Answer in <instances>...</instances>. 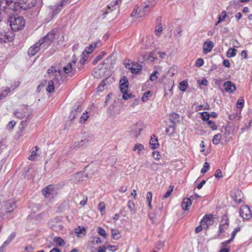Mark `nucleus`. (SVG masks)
<instances>
[{
	"label": "nucleus",
	"instance_id": "f257e3e1",
	"mask_svg": "<svg viewBox=\"0 0 252 252\" xmlns=\"http://www.w3.org/2000/svg\"><path fill=\"white\" fill-rule=\"evenodd\" d=\"M25 3L13 0H0V22L4 14L8 16L13 14V12L20 13L27 9Z\"/></svg>",
	"mask_w": 252,
	"mask_h": 252
},
{
	"label": "nucleus",
	"instance_id": "f03ea898",
	"mask_svg": "<svg viewBox=\"0 0 252 252\" xmlns=\"http://www.w3.org/2000/svg\"><path fill=\"white\" fill-rule=\"evenodd\" d=\"M14 13L17 14L15 12H13V14L8 16V21L10 23V26L13 31H19L23 29L25 26V20L23 17L15 15Z\"/></svg>",
	"mask_w": 252,
	"mask_h": 252
},
{
	"label": "nucleus",
	"instance_id": "7ed1b4c3",
	"mask_svg": "<svg viewBox=\"0 0 252 252\" xmlns=\"http://www.w3.org/2000/svg\"><path fill=\"white\" fill-rule=\"evenodd\" d=\"M31 114V109L27 105H23L19 110H15L14 112V116L19 119L26 118L27 120Z\"/></svg>",
	"mask_w": 252,
	"mask_h": 252
},
{
	"label": "nucleus",
	"instance_id": "20e7f679",
	"mask_svg": "<svg viewBox=\"0 0 252 252\" xmlns=\"http://www.w3.org/2000/svg\"><path fill=\"white\" fill-rule=\"evenodd\" d=\"M229 223V219L228 217L226 215H223L222 217V219L219 224L218 236H220L228 229Z\"/></svg>",
	"mask_w": 252,
	"mask_h": 252
},
{
	"label": "nucleus",
	"instance_id": "39448f33",
	"mask_svg": "<svg viewBox=\"0 0 252 252\" xmlns=\"http://www.w3.org/2000/svg\"><path fill=\"white\" fill-rule=\"evenodd\" d=\"M240 216L244 220H249L252 217V213L250 208L247 205L242 206L240 209Z\"/></svg>",
	"mask_w": 252,
	"mask_h": 252
},
{
	"label": "nucleus",
	"instance_id": "423d86ee",
	"mask_svg": "<svg viewBox=\"0 0 252 252\" xmlns=\"http://www.w3.org/2000/svg\"><path fill=\"white\" fill-rule=\"evenodd\" d=\"M42 192L45 197L49 198H53L57 194L56 190L51 185L44 188L42 190Z\"/></svg>",
	"mask_w": 252,
	"mask_h": 252
},
{
	"label": "nucleus",
	"instance_id": "0eeeda50",
	"mask_svg": "<svg viewBox=\"0 0 252 252\" xmlns=\"http://www.w3.org/2000/svg\"><path fill=\"white\" fill-rule=\"evenodd\" d=\"M214 218L212 214H207L203 217L200 223L201 225L205 224L206 225V228H208L210 225H212L213 223Z\"/></svg>",
	"mask_w": 252,
	"mask_h": 252
},
{
	"label": "nucleus",
	"instance_id": "6e6552de",
	"mask_svg": "<svg viewBox=\"0 0 252 252\" xmlns=\"http://www.w3.org/2000/svg\"><path fill=\"white\" fill-rule=\"evenodd\" d=\"M76 60H73L71 62L68 63L66 65L63 67V72L65 74L71 73L74 74L75 69L73 68V66L76 63Z\"/></svg>",
	"mask_w": 252,
	"mask_h": 252
},
{
	"label": "nucleus",
	"instance_id": "1a4fd4ad",
	"mask_svg": "<svg viewBox=\"0 0 252 252\" xmlns=\"http://www.w3.org/2000/svg\"><path fill=\"white\" fill-rule=\"evenodd\" d=\"M42 44L40 40L39 41L31 46L28 50V54L30 57L35 55L40 50V47Z\"/></svg>",
	"mask_w": 252,
	"mask_h": 252
},
{
	"label": "nucleus",
	"instance_id": "9d476101",
	"mask_svg": "<svg viewBox=\"0 0 252 252\" xmlns=\"http://www.w3.org/2000/svg\"><path fill=\"white\" fill-rule=\"evenodd\" d=\"M149 7V5L146 4L144 7L140 8L139 12L137 11L138 8L137 9H134L131 14V16L135 17L136 18L143 17L144 15V13L147 11V9Z\"/></svg>",
	"mask_w": 252,
	"mask_h": 252
},
{
	"label": "nucleus",
	"instance_id": "9b49d317",
	"mask_svg": "<svg viewBox=\"0 0 252 252\" xmlns=\"http://www.w3.org/2000/svg\"><path fill=\"white\" fill-rule=\"evenodd\" d=\"M231 197L236 203H239L242 201L243 194L241 190L237 189L231 193Z\"/></svg>",
	"mask_w": 252,
	"mask_h": 252
},
{
	"label": "nucleus",
	"instance_id": "f8f14e48",
	"mask_svg": "<svg viewBox=\"0 0 252 252\" xmlns=\"http://www.w3.org/2000/svg\"><path fill=\"white\" fill-rule=\"evenodd\" d=\"M141 130L142 128L140 126L138 125H132L129 131L130 134L132 136L137 137L140 135Z\"/></svg>",
	"mask_w": 252,
	"mask_h": 252
},
{
	"label": "nucleus",
	"instance_id": "ddd939ff",
	"mask_svg": "<svg viewBox=\"0 0 252 252\" xmlns=\"http://www.w3.org/2000/svg\"><path fill=\"white\" fill-rule=\"evenodd\" d=\"M214 46L213 42L211 41H206L203 45V52L207 54L210 52Z\"/></svg>",
	"mask_w": 252,
	"mask_h": 252
},
{
	"label": "nucleus",
	"instance_id": "4468645a",
	"mask_svg": "<svg viewBox=\"0 0 252 252\" xmlns=\"http://www.w3.org/2000/svg\"><path fill=\"white\" fill-rule=\"evenodd\" d=\"M223 87L226 92L231 93L236 90L235 85L230 81L225 82L223 85Z\"/></svg>",
	"mask_w": 252,
	"mask_h": 252
},
{
	"label": "nucleus",
	"instance_id": "2eb2a0df",
	"mask_svg": "<svg viewBox=\"0 0 252 252\" xmlns=\"http://www.w3.org/2000/svg\"><path fill=\"white\" fill-rule=\"evenodd\" d=\"M128 80L126 77L124 76L120 81V88L122 92H127Z\"/></svg>",
	"mask_w": 252,
	"mask_h": 252
},
{
	"label": "nucleus",
	"instance_id": "dca6fc26",
	"mask_svg": "<svg viewBox=\"0 0 252 252\" xmlns=\"http://www.w3.org/2000/svg\"><path fill=\"white\" fill-rule=\"evenodd\" d=\"M12 40L13 35H11L6 32L0 33V42L1 43L11 41Z\"/></svg>",
	"mask_w": 252,
	"mask_h": 252
},
{
	"label": "nucleus",
	"instance_id": "f3484780",
	"mask_svg": "<svg viewBox=\"0 0 252 252\" xmlns=\"http://www.w3.org/2000/svg\"><path fill=\"white\" fill-rule=\"evenodd\" d=\"M54 34L53 33L49 32L43 38L40 39V41L42 44L45 42L50 44L51 41L54 38Z\"/></svg>",
	"mask_w": 252,
	"mask_h": 252
},
{
	"label": "nucleus",
	"instance_id": "a211bd4d",
	"mask_svg": "<svg viewBox=\"0 0 252 252\" xmlns=\"http://www.w3.org/2000/svg\"><path fill=\"white\" fill-rule=\"evenodd\" d=\"M192 202L189 198H185L183 199L182 203V208L185 211L189 210V207L191 206Z\"/></svg>",
	"mask_w": 252,
	"mask_h": 252
},
{
	"label": "nucleus",
	"instance_id": "6ab92c4d",
	"mask_svg": "<svg viewBox=\"0 0 252 252\" xmlns=\"http://www.w3.org/2000/svg\"><path fill=\"white\" fill-rule=\"evenodd\" d=\"M7 212L11 213L16 208V202L13 200H9L6 203Z\"/></svg>",
	"mask_w": 252,
	"mask_h": 252
},
{
	"label": "nucleus",
	"instance_id": "aec40b11",
	"mask_svg": "<svg viewBox=\"0 0 252 252\" xmlns=\"http://www.w3.org/2000/svg\"><path fill=\"white\" fill-rule=\"evenodd\" d=\"M57 81V79L55 76L54 77L53 80H50L48 82V87L47 88V91L49 93H52L54 92V81Z\"/></svg>",
	"mask_w": 252,
	"mask_h": 252
},
{
	"label": "nucleus",
	"instance_id": "412c9836",
	"mask_svg": "<svg viewBox=\"0 0 252 252\" xmlns=\"http://www.w3.org/2000/svg\"><path fill=\"white\" fill-rule=\"evenodd\" d=\"M142 69V66L138 63H133L130 68L131 72L133 73H137L141 71Z\"/></svg>",
	"mask_w": 252,
	"mask_h": 252
},
{
	"label": "nucleus",
	"instance_id": "4be33fe9",
	"mask_svg": "<svg viewBox=\"0 0 252 252\" xmlns=\"http://www.w3.org/2000/svg\"><path fill=\"white\" fill-rule=\"evenodd\" d=\"M150 144L151 148L153 149H155L158 148V141L157 138L155 135H153L151 136Z\"/></svg>",
	"mask_w": 252,
	"mask_h": 252
},
{
	"label": "nucleus",
	"instance_id": "5701e85b",
	"mask_svg": "<svg viewBox=\"0 0 252 252\" xmlns=\"http://www.w3.org/2000/svg\"><path fill=\"white\" fill-rule=\"evenodd\" d=\"M111 232L112 234V237L114 239L118 240L120 238L121 233L119 230L117 229L111 228Z\"/></svg>",
	"mask_w": 252,
	"mask_h": 252
},
{
	"label": "nucleus",
	"instance_id": "b1692460",
	"mask_svg": "<svg viewBox=\"0 0 252 252\" xmlns=\"http://www.w3.org/2000/svg\"><path fill=\"white\" fill-rule=\"evenodd\" d=\"M179 115L175 113H171L169 116V120L172 125L174 126L175 124L179 121Z\"/></svg>",
	"mask_w": 252,
	"mask_h": 252
},
{
	"label": "nucleus",
	"instance_id": "393cba45",
	"mask_svg": "<svg viewBox=\"0 0 252 252\" xmlns=\"http://www.w3.org/2000/svg\"><path fill=\"white\" fill-rule=\"evenodd\" d=\"M64 5V0L61 1L58 6L56 7V8L54 10L52 13V16H55L57 15L62 9V8Z\"/></svg>",
	"mask_w": 252,
	"mask_h": 252
},
{
	"label": "nucleus",
	"instance_id": "a878e982",
	"mask_svg": "<svg viewBox=\"0 0 252 252\" xmlns=\"http://www.w3.org/2000/svg\"><path fill=\"white\" fill-rule=\"evenodd\" d=\"M53 242L56 244L57 246H63L65 245L64 240L61 237H55L53 239Z\"/></svg>",
	"mask_w": 252,
	"mask_h": 252
},
{
	"label": "nucleus",
	"instance_id": "bb28decb",
	"mask_svg": "<svg viewBox=\"0 0 252 252\" xmlns=\"http://www.w3.org/2000/svg\"><path fill=\"white\" fill-rule=\"evenodd\" d=\"M221 138V135L220 133L216 134L212 139V142L215 145H218L220 143Z\"/></svg>",
	"mask_w": 252,
	"mask_h": 252
},
{
	"label": "nucleus",
	"instance_id": "cd10ccee",
	"mask_svg": "<svg viewBox=\"0 0 252 252\" xmlns=\"http://www.w3.org/2000/svg\"><path fill=\"white\" fill-rule=\"evenodd\" d=\"M237 51L234 48H229L226 52V56L228 58H232L234 57Z\"/></svg>",
	"mask_w": 252,
	"mask_h": 252
},
{
	"label": "nucleus",
	"instance_id": "c85d7f7f",
	"mask_svg": "<svg viewBox=\"0 0 252 252\" xmlns=\"http://www.w3.org/2000/svg\"><path fill=\"white\" fill-rule=\"evenodd\" d=\"M162 27L160 23H159L156 26L155 32L156 35L158 36H160L162 33Z\"/></svg>",
	"mask_w": 252,
	"mask_h": 252
},
{
	"label": "nucleus",
	"instance_id": "c756f323",
	"mask_svg": "<svg viewBox=\"0 0 252 252\" xmlns=\"http://www.w3.org/2000/svg\"><path fill=\"white\" fill-rule=\"evenodd\" d=\"M35 150L34 151H32V152L31 155L29 157V159L30 160L34 161L35 160L36 157L37 156V152L39 150L38 147H35Z\"/></svg>",
	"mask_w": 252,
	"mask_h": 252
},
{
	"label": "nucleus",
	"instance_id": "7c9ffc66",
	"mask_svg": "<svg viewBox=\"0 0 252 252\" xmlns=\"http://www.w3.org/2000/svg\"><path fill=\"white\" fill-rule=\"evenodd\" d=\"M11 90L10 88L9 87H6L5 89H2L0 91V96L1 97H5L10 92Z\"/></svg>",
	"mask_w": 252,
	"mask_h": 252
},
{
	"label": "nucleus",
	"instance_id": "2f4dec72",
	"mask_svg": "<svg viewBox=\"0 0 252 252\" xmlns=\"http://www.w3.org/2000/svg\"><path fill=\"white\" fill-rule=\"evenodd\" d=\"M144 149V146L141 144H136L133 148V151H137V153L140 155L141 152Z\"/></svg>",
	"mask_w": 252,
	"mask_h": 252
},
{
	"label": "nucleus",
	"instance_id": "473e14b6",
	"mask_svg": "<svg viewBox=\"0 0 252 252\" xmlns=\"http://www.w3.org/2000/svg\"><path fill=\"white\" fill-rule=\"evenodd\" d=\"M98 209L101 213V215H103L105 212V204L103 202H100L97 206Z\"/></svg>",
	"mask_w": 252,
	"mask_h": 252
},
{
	"label": "nucleus",
	"instance_id": "72a5a7b5",
	"mask_svg": "<svg viewBox=\"0 0 252 252\" xmlns=\"http://www.w3.org/2000/svg\"><path fill=\"white\" fill-rule=\"evenodd\" d=\"M226 17V12L225 11H223L222 12H221L219 16L218 20L217 21L216 25H218V24L221 23V22L224 21Z\"/></svg>",
	"mask_w": 252,
	"mask_h": 252
},
{
	"label": "nucleus",
	"instance_id": "f704fd0d",
	"mask_svg": "<svg viewBox=\"0 0 252 252\" xmlns=\"http://www.w3.org/2000/svg\"><path fill=\"white\" fill-rule=\"evenodd\" d=\"M75 231L78 236H80V234L85 235L86 234V229L84 227H81L79 226L78 228L75 229Z\"/></svg>",
	"mask_w": 252,
	"mask_h": 252
},
{
	"label": "nucleus",
	"instance_id": "c9c22d12",
	"mask_svg": "<svg viewBox=\"0 0 252 252\" xmlns=\"http://www.w3.org/2000/svg\"><path fill=\"white\" fill-rule=\"evenodd\" d=\"M188 85V82L186 81H182L179 84V89L182 92H185Z\"/></svg>",
	"mask_w": 252,
	"mask_h": 252
},
{
	"label": "nucleus",
	"instance_id": "e433bc0d",
	"mask_svg": "<svg viewBox=\"0 0 252 252\" xmlns=\"http://www.w3.org/2000/svg\"><path fill=\"white\" fill-rule=\"evenodd\" d=\"M150 96H151V92L150 91H148L143 94V95L141 98L142 101L143 102L146 101L147 100H148L149 99Z\"/></svg>",
	"mask_w": 252,
	"mask_h": 252
},
{
	"label": "nucleus",
	"instance_id": "4c0bfd02",
	"mask_svg": "<svg viewBox=\"0 0 252 252\" xmlns=\"http://www.w3.org/2000/svg\"><path fill=\"white\" fill-rule=\"evenodd\" d=\"M200 114H201V119L203 121H209V119L210 117V114L208 112H201V113H200Z\"/></svg>",
	"mask_w": 252,
	"mask_h": 252
},
{
	"label": "nucleus",
	"instance_id": "58836bf2",
	"mask_svg": "<svg viewBox=\"0 0 252 252\" xmlns=\"http://www.w3.org/2000/svg\"><path fill=\"white\" fill-rule=\"evenodd\" d=\"M72 110L74 111L76 114H77L78 113H80L82 111V109L79 104H76L73 107Z\"/></svg>",
	"mask_w": 252,
	"mask_h": 252
},
{
	"label": "nucleus",
	"instance_id": "ea45409f",
	"mask_svg": "<svg viewBox=\"0 0 252 252\" xmlns=\"http://www.w3.org/2000/svg\"><path fill=\"white\" fill-rule=\"evenodd\" d=\"M98 233L104 238H106L107 237V234L105 230L100 227L98 228Z\"/></svg>",
	"mask_w": 252,
	"mask_h": 252
},
{
	"label": "nucleus",
	"instance_id": "a19ab883",
	"mask_svg": "<svg viewBox=\"0 0 252 252\" xmlns=\"http://www.w3.org/2000/svg\"><path fill=\"white\" fill-rule=\"evenodd\" d=\"M158 71H155L152 74H151L150 77V80L152 82L156 81L158 78Z\"/></svg>",
	"mask_w": 252,
	"mask_h": 252
},
{
	"label": "nucleus",
	"instance_id": "79ce46f5",
	"mask_svg": "<svg viewBox=\"0 0 252 252\" xmlns=\"http://www.w3.org/2000/svg\"><path fill=\"white\" fill-rule=\"evenodd\" d=\"M89 118V116L88 115V112L87 111L85 113H83V115L80 117V122L81 123H84Z\"/></svg>",
	"mask_w": 252,
	"mask_h": 252
},
{
	"label": "nucleus",
	"instance_id": "37998d69",
	"mask_svg": "<svg viewBox=\"0 0 252 252\" xmlns=\"http://www.w3.org/2000/svg\"><path fill=\"white\" fill-rule=\"evenodd\" d=\"M106 85L105 80H103L101 83L97 87V89L99 92H101L104 90V86Z\"/></svg>",
	"mask_w": 252,
	"mask_h": 252
},
{
	"label": "nucleus",
	"instance_id": "c03bdc74",
	"mask_svg": "<svg viewBox=\"0 0 252 252\" xmlns=\"http://www.w3.org/2000/svg\"><path fill=\"white\" fill-rule=\"evenodd\" d=\"M209 163L205 162L204 163L203 167L201 170V172L203 173H205L209 170Z\"/></svg>",
	"mask_w": 252,
	"mask_h": 252
},
{
	"label": "nucleus",
	"instance_id": "a18cd8bd",
	"mask_svg": "<svg viewBox=\"0 0 252 252\" xmlns=\"http://www.w3.org/2000/svg\"><path fill=\"white\" fill-rule=\"evenodd\" d=\"M204 64V60L202 58H198L195 62V65L197 67H201Z\"/></svg>",
	"mask_w": 252,
	"mask_h": 252
},
{
	"label": "nucleus",
	"instance_id": "49530a36",
	"mask_svg": "<svg viewBox=\"0 0 252 252\" xmlns=\"http://www.w3.org/2000/svg\"><path fill=\"white\" fill-rule=\"evenodd\" d=\"M160 164H159L158 163H156L155 162H153L152 163H151V164L150 165V168L151 170H153V171H157L158 169V166Z\"/></svg>",
	"mask_w": 252,
	"mask_h": 252
},
{
	"label": "nucleus",
	"instance_id": "de8ad7c7",
	"mask_svg": "<svg viewBox=\"0 0 252 252\" xmlns=\"http://www.w3.org/2000/svg\"><path fill=\"white\" fill-rule=\"evenodd\" d=\"M127 207L131 212H133L134 211L135 204L133 201H129L128 202Z\"/></svg>",
	"mask_w": 252,
	"mask_h": 252
},
{
	"label": "nucleus",
	"instance_id": "09e8293b",
	"mask_svg": "<svg viewBox=\"0 0 252 252\" xmlns=\"http://www.w3.org/2000/svg\"><path fill=\"white\" fill-rule=\"evenodd\" d=\"M173 188H174L173 186H169V190H168L166 192V193H165V195L164 196V198H168L170 196V195L171 194V192L173 191Z\"/></svg>",
	"mask_w": 252,
	"mask_h": 252
},
{
	"label": "nucleus",
	"instance_id": "8fccbe9b",
	"mask_svg": "<svg viewBox=\"0 0 252 252\" xmlns=\"http://www.w3.org/2000/svg\"><path fill=\"white\" fill-rule=\"evenodd\" d=\"M122 93L123 94L122 98L124 99L127 100L128 98H131L132 97V94H127V92H122Z\"/></svg>",
	"mask_w": 252,
	"mask_h": 252
},
{
	"label": "nucleus",
	"instance_id": "3c124183",
	"mask_svg": "<svg viewBox=\"0 0 252 252\" xmlns=\"http://www.w3.org/2000/svg\"><path fill=\"white\" fill-rule=\"evenodd\" d=\"M244 101L242 99H238L237 102V107L239 109H242L244 106Z\"/></svg>",
	"mask_w": 252,
	"mask_h": 252
},
{
	"label": "nucleus",
	"instance_id": "603ef678",
	"mask_svg": "<svg viewBox=\"0 0 252 252\" xmlns=\"http://www.w3.org/2000/svg\"><path fill=\"white\" fill-rule=\"evenodd\" d=\"M208 126L211 127V128L214 130H216L217 129V127L216 126V125H215V124L214 123V122H213L212 121H208Z\"/></svg>",
	"mask_w": 252,
	"mask_h": 252
},
{
	"label": "nucleus",
	"instance_id": "864d4df0",
	"mask_svg": "<svg viewBox=\"0 0 252 252\" xmlns=\"http://www.w3.org/2000/svg\"><path fill=\"white\" fill-rule=\"evenodd\" d=\"M148 60L151 62H154L157 60V58L155 57L153 53H151L148 55Z\"/></svg>",
	"mask_w": 252,
	"mask_h": 252
},
{
	"label": "nucleus",
	"instance_id": "5fc2aeb1",
	"mask_svg": "<svg viewBox=\"0 0 252 252\" xmlns=\"http://www.w3.org/2000/svg\"><path fill=\"white\" fill-rule=\"evenodd\" d=\"M174 131V127L173 125L170 126L169 128L166 129V132L169 134H171Z\"/></svg>",
	"mask_w": 252,
	"mask_h": 252
},
{
	"label": "nucleus",
	"instance_id": "6e6d98bb",
	"mask_svg": "<svg viewBox=\"0 0 252 252\" xmlns=\"http://www.w3.org/2000/svg\"><path fill=\"white\" fill-rule=\"evenodd\" d=\"M153 157L156 160H159L160 158V155L159 153L156 151H154L153 152Z\"/></svg>",
	"mask_w": 252,
	"mask_h": 252
},
{
	"label": "nucleus",
	"instance_id": "4d7b16f0",
	"mask_svg": "<svg viewBox=\"0 0 252 252\" xmlns=\"http://www.w3.org/2000/svg\"><path fill=\"white\" fill-rule=\"evenodd\" d=\"M215 176L217 178H220L222 177V174L221 170L220 169H217L216 173L215 174Z\"/></svg>",
	"mask_w": 252,
	"mask_h": 252
},
{
	"label": "nucleus",
	"instance_id": "13d9d810",
	"mask_svg": "<svg viewBox=\"0 0 252 252\" xmlns=\"http://www.w3.org/2000/svg\"><path fill=\"white\" fill-rule=\"evenodd\" d=\"M152 196H153V195H152V192H151V191L148 192V193H147V195H146V198H147L148 202H152Z\"/></svg>",
	"mask_w": 252,
	"mask_h": 252
},
{
	"label": "nucleus",
	"instance_id": "bf43d9fd",
	"mask_svg": "<svg viewBox=\"0 0 252 252\" xmlns=\"http://www.w3.org/2000/svg\"><path fill=\"white\" fill-rule=\"evenodd\" d=\"M209 109H210V106L208 104H206V105H205V106L200 105L198 106L199 110H209Z\"/></svg>",
	"mask_w": 252,
	"mask_h": 252
},
{
	"label": "nucleus",
	"instance_id": "052dcab7",
	"mask_svg": "<svg viewBox=\"0 0 252 252\" xmlns=\"http://www.w3.org/2000/svg\"><path fill=\"white\" fill-rule=\"evenodd\" d=\"M47 72L49 74H51V76H54V74L56 73L57 71L55 70V68L52 67L51 68L48 69Z\"/></svg>",
	"mask_w": 252,
	"mask_h": 252
},
{
	"label": "nucleus",
	"instance_id": "680f3d73",
	"mask_svg": "<svg viewBox=\"0 0 252 252\" xmlns=\"http://www.w3.org/2000/svg\"><path fill=\"white\" fill-rule=\"evenodd\" d=\"M15 125V122L13 121H12L9 122L8 124L7 125V127L8 129H11L13 128Z\"/></svg>",
	"mask_w": 252,
	"mask_h": 252
},
{
	"label": "nucleus",
	"instance_id": "e2e57ef3",
	"mask_svg": "<svg viewBox=\"0 0 252 252\" xmlns=\"http://www.w3.org/2000/svg\"><path fill=\"white\" fill-rule=\"evenodd\" d=\"M107 248L112 251H116L118 249V247L115 245H108Z\"/></svg>",
	"mask_w": 252,
	"mask_h": 252
},
{
	"label": "nucleus",
	"instance_id": "0e129e2a",
	"mask_svg": "<svg viewBox=\"0 0 252 252\" xmlns=\"http://www.w3.org/2000/svg\"><path fill=\"white\" fill-rule=\"evenodd\" d=\"M77 114L74 111L72 110L69 116V119L71 121H72L76 117Z\"/></svg>",
	"mask_w": 252,
	"mask_h": 252
},
{
	"label": "nucleus",
	"instance_id": "69168bd1",
	"mask_svg": "<svg viewBox=\"0 0 252 252\" xmlns=\"http://www.w3.org/2000/svg\"><path fill=\"white\" fill-rule=\"evenodd\" d=\"M202 225H203L201 224V225L197 226L195 228V232L196 233H198L200 232L202 230V229H203L202 226Z\"/></svg>",
	"mask_w": 252,
	"mask_h": 252
},
{
	"label": "nucleus",
	"instance_id": "338daca9",
	"mask_svg": "<svg viewBox=\"0 0 252 252\" xmlns=\"http://www.w3.org/2000/svg\"><path fill=\"white\" fill-rule=\"evenodd\" d=\"M206 183V181L203 180H202L197 186V188L198 189H201L203 186Z\"/></svg>",
	"mask_w": 252,
	"mask_h": 252
},
{
	"label": "nucleus",
	"instance_id": "774afa93",
	"mask_svg": "<svg viewBox=\"0 0 252 252\" xmlns=\"http://www.w3.org/2000/svg\"><path fill=\"white\" fill-rule=\"evenodd\" d=\"M230 63L228 60H224L223 61V65L226 67H229L230 66Z\"/></svg>",
	"mask_w": 252,
	"mask_h": 252
}]
</instances>
